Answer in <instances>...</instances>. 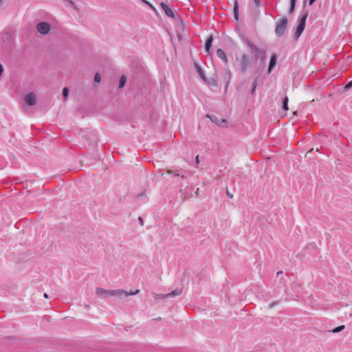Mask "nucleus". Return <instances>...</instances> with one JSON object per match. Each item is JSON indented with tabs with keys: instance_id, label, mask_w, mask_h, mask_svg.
I'll return each mask as SVG.
<instances>
[{
	"instance_id": "1",
	"label": "nucleus",
	"mask_w": 352,
	"mask_h": 352,
	"mask_svg": "<svg viewBox=\"0 0 352 352\" xmlns=\"http://www.w3.org/2000/svg\"><path fill=\"white\" fill-rule=\"evenodd\" d=\"M307 16H308L307 11H305L303 14H300L298 16V18L297 19L298 25L295 28V31H294V36H293L294 38L297 39L302 34V33L304 31L305 28V23H306V20H307Z\"/></svg>"
},
{
	"instance_id": "2",
	"label": "nucleus",
	"mask_w": 352,
	"mask_h": 352,
	"mask_svg": "<svg viewBox=\"0 0 352 352\" xmlns=\"http://www.w3.org/2000/svg\"><path fill=\"white\" fill-rule=\"evenodd\" d=\"M252 60V57L246 54H242L240 59L236 60L240 67V74H244L246 72L248 67L251 64Z\"/></svg>"
},
{
	"instance_id": "3",
	"label": "nucleus",
	"mask_w": 352,
	"mask_h": 352,
	"mask_svg": "<svg viewBox=\"0 0 352 352\" xmlns=\"http://www.w3.org/2000/svg\"><path fill=\"white\" fill-rule=\"evenodd\" d=\"M166 173L171 175L173 177H178L179 179H182L183 181H186L188 178V175H190V172L183 168L175 170L167 169Z\"/></svg>"
},
{
	"instance_id": "4",
	"label": "nucleus",
	"mask_w": 352,
	"mask_h": 352,
	"mask_svg": "<svg viewBox=\"0 0 352 352\" xmlns=\"http://www.w3.org/2000/svg\"><path fill=\"white\" fill-rule=\"evenodd\" d=\"M287 23L288 20L285 16L276 23L275 33L278 37H281L284 34L287 27Z\"/></svg>"
},
{
	"instance_id": "5",
	"label": "nucleus",
	"mask_w": 352,
	"mask_h": 352,
	"mask_svg": "<svg viewBox=\"0 0 352 352\" xmlns=\"http://www.w3.org/2000/svg\"><path fill=\"white\" fill-rule=\"evenodd\" d=\"M276 276L279 278V282L276 287L278 292H280V291L283 290L285 293H286L287 289L286 286V282L288 278L287 276L283 274L282 271L278 272Z\"/></svg>"
},
{
	"instance_id": "6",
	"label": "nucleus",
	"mask_w": 352,
	"mask_h": 352,
	"mask_svg": "<svg viewBox=\"0 0 352 352\" xmlns=\"http://www.w3.org/2000/svg\"><path fill=\"white\" fill-rule=\"evenodd\" d=\"M253 54H254L255 60L256 61L257 60H259L260 67L263 69L265 66V51L259 47H254Z\"/></svg>"
},
{
	"instance_id": "7",
	"label": "nucleus",
	"mask_w": 352,
	"mask_h": 352,
	"mask_svg": "<svg viewBox=\"0 0 352 352\" xmlns=\"http://www.w3.org/2000/svg\"><path fill=\"white\" fill-rule=\"evenodd\" d=\"M96 293L98 296H100L102 298H105L108 296H118V294L122 293V292L118 291V290H108V289H102L100 287H98L96 289Z\"/></svg>"
},
{
	"instance_id": "8",
	"label": "nucleus",
	"mask_w": 352,
	"mask_h": 352,
	"mask_svg": "<svg viewBox=\"0 0 352 352\" xmlns=\"http://www.w3.org/2000/svg\"><path fill=\"white\" fill-rule=\"evenodd\" d=\"M37 31L41 34H47L51 30V25L47 22H39L36 25Z\"/></svg>"
},
{
	"instance_id": "9",
	"label": "nucleus",
	"mask_w": 352,
	"mask_h": 352,
	"mask_svg": "<svg viewBox=\"0 0 352 352\" xmlns=\"http://www.w3.org/2000/svg\"><path fill=\"white\" fill-rule=\"evenodd\" d=\"M208 118L210 119V120L215 123L218 126H223L226 124V120L223 118H221L216 115H207Z\"/></svg>"
},
{
	"instance_id": "10",
	"label": "nucleus",
	"mask_w": 352,
	"mask_h": 352,
	"mask_svg": "<svg viewBox=\"0 0 352 352\" xmlns=\"http://www.w3.org/2000/svg\"><path fill=\"white\" fill-rule=\"evenodd\" d=\"M181 293H182L181 290L175 289V290L172 291L171 292L166 294H155V297L159 299H164V298H171V297H175L176 296H179L181 294Z\"/></svg>"
},
{
	"instance_id": "11",
	"label": "nucleus",
	"mask_w": 352,
	"mask_h": 352,
	"mask_svg": "<svg viewBox=\"0 0 352 352\" xmlns=\"http://www.w3.org/2000/svg\"><path fill=\"white\" fill-rule=\"evenodd\" d=\"M160 7L164 11L166 16L173 19L176 18V15L166 3L164 2L160 3Z\"/></svg>"
},
{
	"instance_id": "12",
	"label": "nucleus",
	"mask_w": 352,
	"mask_h": 352,
	"mask_svg": "<svg viewBox=\"0 0 352 352\" xmlns=\"http://www.w3.org/2000/svg\"><path fill=\"white\" fill-rule=\"evenodd\" d=\"M25 101L28 106L34 105L36 102L35 94L32 92L28 94L25 97Z\"/></svg>"
},
{
	"instance_id": "13",
	"label": "nucleus",
	"mask_w": 352,
	"mask_h": 352,
	"mask_svg": "<svg viewBox=\"0 0 352 352\" xmlns=\"http://www.w3.org/2000/svg\"><path fill=\"white\" fill-rule=\"evenodd\" d=\"M277 63V56L274 54L272 55L270 58V61L268 66V73H271V72L273 70L274 67L276 66Z\"/></svg>"
},
{
	"instance_id": "14",
	"label": "nucleus",
	"mask_w": 352,
	"mask_h": 352,
	"mask_svg": "<svg viewBox=\"0 0 352 352\" xmlns=\"http://www.w3.org/2000/svg\"><path fill=\"white\" fill-rule=\"evenodd\" d=\"M118 291L122 292V293L118 294V297L122 298V296H133L140 292L139 289H137L135 292H128L126 291H124L123 289H118Z\"/></svg>"
},
{
	"instance_id": "15",
	"label": "nucleus",
	"mask_w": 352,
	"mask_h": 352,
	"mask_svg": "<svg viewBox=\"0 0 352 352\" xmlns=\"http://www.w3.org/2000/svg\"><path fill=\"white\" fill-rule=\"evenodd\" d=\"M217 56L221 59L224 63H228L227 56L225 52L222 49H218L217 50Z\"/></svg>"
},
{
	"instance_id": "16",
	"label": "nucleus",
	"mask_w": 352,
	"mask_h": 352,
	"mask_svg": "<svg viewBox=\"0 0 352 352\" xmlns=\"http://www.w3.org/2000/svg\"><path fill=\"white\" fill-rule=\"evenodd\" d=\"M212 41H213V36H212V35H210L208 37V38L206 41V43H205V50L208 53H210V50L212 47Z\"/></svg>"
},
{
	"instance_id": "17",
	"label": "nucleus",
	"mask_w": 352,
	"mask_h": 352,
	"mask_svg": "<svg viewBox=\"0 0 352 352\" xmlns=\"http://www.w3.org/2000/svg\"><path fill=\"white\" fill-rule=\"evenodd\" d=\"M208 85L216 87L217 86V81L215 78L212 77L206 78L205 76V80H204Z\"/></svg>"
},
{
	"instance_id": "18",
	"label": "nucleus",
	"mask_w": 352,
	"mask_h": 352,
	"mask_svg": "<svg viewBox=\"0 0 352 352\" xmlns=\"http://www.w3.org/2000/svg\"><path fill=\"white\" fill-rule=\"evenodd\" d=\"M234 17L236 21L239 20V3L237 0H235L234 4Z\"/></svg>"
},
{
	"instance_id": "19",
	"label": "nucleus",
	"mask_w": 352,
	"mask_h": 352,
	"mask_svg": "<svg viewBox=\"0 0 352 352\" xmlns=\"http://www.w3.org/2000/svg\"><path fill=\"white\" fill-rule=\"evenodd\" d=\"M243 43L250 48V51L252 53L254 52V47L255 48H257L258 47L256 45H255L254 43H251L249 39L248 38H244L243 39Z\"/></svg>"
},
{
	"instance_id": "20",
	"label": "nucleus",
	"mask_w": 352,
	"mask_h": 352,
	"mask_svg": "<svg viewBox=\"0 0 352 352\" xmlns=\"http://www.w3.org/2000/svg\"><path fill=\"white\" fill-rule=\"evenodd\" d=\"M288 102H289V98H288L287 96H285L283 99V101H282V108L285 111H287L289 109V108H288Z\"/></svg>"
},
{
	"instance_id": "21",
	"label": "nucleus",
	"mask_w": 352,
	"mask_h": 352,
	"mask_svg": "<svg viewBox=\"0 0 352 352\" xmlns=\"http://www.w3.org/2000/svg\"><path fill=\"white\" fill-rule=\"evenodd\" d=\"M296 0H290V7L289 8V13L293 14V12L295 10L296 8Z\"/></svg>"
},
{
	"instance_id": "22",
	"label": "nucleus",
	"mask_w": 352,
	"mask_h": 352,
	"mask_svg": "<svg viewBox=\"0 0 352 352\" xmlns=\"http://www.w3.org/2000/svg\"><path fill=\"white\" fill-rule=\"evenodd\" d=\"M195 67H196V69H197V71L198 74H199V76H201V78L203 80H205V76H205V74H204V71H203V70H202V69L201 68V67H200L198 64H197V63H195Z\"/></svg>"
},
{
	"instance_id": "23",
	"label": "nucleus",
	"mask_w": 352,
	"mask_h": 352,
	"mask_svg": "<svg viewBox=\"0 0 352 352\" xmlns=\"http://www.w3.org/2000/svg\"><path fill=\"white\" fill-rule=\"evenodd\" d=\"M345 329V326L344 324L338 326L331 330H329V332H332L333 333H339Z\"/></svg>"
},
{
	"instance_id": "24",
	"label": "nucleus",
	"mask_w": 352,
	"mask_h": 352,
	"mask_svg": "<svg viewBox=\"0 0 352 352\" xmlns=\"http://www.w3.org/2000/svg\"><path fill=\"white\" fill-rule=\"evenodd\" d=\"M126 82V77L124 75H122L119 80V88H122Z\"/></svg>"
},
{
	"instance_id": "25",
	"label": "nucleus",
	"mask_w": 352,
	"mask_h": 352,
	"mask_svg": "<svg viewBox=\"0 0 352 352\" xmlns=\"http://www.w3.org/2000/svg\"><path fill=\"white\" fill-rule=\"evenodd\" d=\"M257 86V78H256L252 84L251 94L253 95Z\"/></svg>"
},
{
	"instance_id": "26",
	"label": "nucleus",
	"mask_w": 352,
	"mask_h": 352,
	"mask_svg": "<svg viewBox=\"0 0 352 352\" xmlns=\"http://www.w3.org/2000/svg\"><path fill=\"white\" fill-rule=\"evenodd\" d=\"M69 94V89L67 87H64L63 89V96L65 99H66Z\"/></svg>"
},
{
	"instance_id": "27",
	"label": "nucleus",
	"mask_w": 352,
	"mask_h": 352,
	"mask_svg": "<svg viewBox=\"0 0 352 352\" xmlns=\"http://www.w3.org/2000/svg\"><path fill=\"white\" fill-rule=\"evenodd\" d=\"M94 81L96 83H99L101 81V77L99 73H96L94 76Z\"/></svg>"
},
{
	"instance_id": "28",
	"label": "nucleus",
	"mask_w": 352,
	"mask_h": 352,
	"mask_svg": "<svg viewBox=\"0 0 352 352\" xmlns=\"http://www.w3.org/2000/svg\"><path fill=\"white\" fill-rule=\"evenodd\" d=\"M187 188H188V186H186L184 189L181 188L179 190V193L181 194V196H184V199L186 198V190Z\"/></svg>"
},
{
	"instance_id": "29",
	"label": "nucleus",
	"mask_w": 352,
	"mask_h": 352,
	"mask_svg": "<svg viewBox=\"0 0 352 352\" xmlns=\"http://www.w3.org/2000/svg\"><path fill=\"white\" fill-rule=\"evenodd\" d=\"M352 87V80L349 81L344 87L345 89H349Z\"/></svg>"
},
{
	"instance_id": "30",
	"label": "nucleus",
	"mask_w": 352,
	"mask_h": 352,
	"mask_svg": "<svg viewBox=\"0 0 352 352\" xmlns=\"http://www.w3.org/2000/svg\"><path fill=\"white\" fill-rule=\"evenodd\" d=\"M278 301L272 302L269 305V308L272 309L274 306H276L278 304Z\"/></svg>"
},
{
	"instance_id": "31",
	"label": "nucleus",
	"mask_w": 352,
	"mask_h": 352,
	"mask_svg": "<svg viewBox=\"0 0 352 352\" xmlns=\"http://www.w3.org/2000/svg\"><path fill=\"white\" fill-rule=\"evenodd\" d=\"M151 10H152L153 12H157V10L156 8L150 3L148 6H147Z\"/></svg>"
},
{
	"instance_id": "32",
	"label": "nucleus",
	"mask_w": 352,
	"mask_h": 352,
	"mask_svg": "<svg viewBox=\"0 0 352 352\" xmlns=\"http://www.w3.org/2000/svg\"><path fill=\"white\" fill-rule=\"evenodd\" d=\"M255 6L256 7H259L261 6V1L260 0H254Z\"/></svg>"
},
{
	"instance_id": "33",
	"label": "nucleus",
	"mask_w": 352,
	"mask_h": 352,
	"mask_svg": "<svg viewBox=\"0 0 352 352\" xmlns=\"http://www.w3.org/2000/svg\"><path fill=\"white\" fill-rule=\"evenodd\" d=\"M138 221H139L140 223L142 226H143V224H144V220H143V219H142L141 217H138Z\"/></svg>"
},
{
	"instance_id": "34",
	"label": "nucleus",
	"mask_w": 352,
	"mask_h": 352,
	"mask_svg": "<svg viewBox=\"0 0 352 352\" xmlns=\"http://www.w3.org/2000/svg\"><path fill=\"white\" fill-rule=\"evenodd\" d=\"M144 5L148 6L150 2H148L147 0H140Z\"/></svg>"
},
{
	"instance_id": "35",
	"label": "nucleus",
	"mask_w": 352,
	"mask_h": 352,
	"mask_svg": "<svg viewBox=\"0 0 352 352\" xmlns=\"http://www.w3.org/2000/svg\"><path fill=\"white\" fill-rule=\"evenodd\" d=\"M3 72V67L2 65L0 64V77L1 76Z\"/></svg>"
},
{
	"instance_id": "36",
	"label": "nucleus",
	"mask_w": 352,
	"mask_h": 352,
	"mask_svg": "<svg viewBox=\"0 0 352 352\" xmlns=\"http://www.w3.org/2000/svg\"><path fill=\"white\" fill-rule=\"evenodd\" d=\"M63 1H67L69 2L72 6H74V3L73 1V0H63Z\"/></svg>"
},
{
	"instance_id": "37",
	"label": "nucleus",
	"mask_w": 352,
	"mask_h": 352,
	"mask_svg": "<svg viewBox=\"0 0 352 352\" xmlns=\"http://www.w3.org/2000/svg\"><path fill=\"white\" fill-rule=\"evenodd\" d=\"M227 195L230 198L233 197V195L231 194L228 190H227Z\"/></svg>"
},
{
	"instance_id": "38",
	"label": "nucleus",
	"mask_w": 352,
	"mask_h": 352,
	"mask_svg": "<svg viewBox=\"0 0 352 352\" xmlns=\"http://www.w3.org/2000/svg\"><path fill=\"white\" fill-rule=\"evenodd\" d=\"M316 0H309V3L310 6H311L312 4H314V3L316 1Z\"/></svg>"
},
{
	"instance_id": "39",
	"label": "nucleus",
	"mask_w": 352,
	"mask_h": 352,
	"mask_svg": "<svg viewBox=\"0 0 352 352\" xmlns=\"http://www.w3.org/2000/svg\"><path fill=\"white\" fill-rule=\"evenodd\" d=\"M199 163V155H197L196 156V164H198Z\"/></svg>"
},
{
	"instance_id": "40",
	"label": "nucleus",
	"mask_w": 352,
	"mask_h": 352,
	"mask_svg": "<svg viewBox=\"0 0 352 352\" xmlns=\"http://www.w3.org/2000/svg\"><path fill=\"white\" fill-rule=\"evenodd\" d=\"M44 297H45V298H48V295H47V294L45 293V294H44Z\"/></svg>"
},
{
	"instance_id": "41",
	"label": "nucleus",
	"mask_w": 352,
	"mask_h": 352,
	"mask_svg": "<svg viewBox=\"0 0 352 352\" xmlns=\"http://www.w3.org/2000/svg\"><path fill=\"white\" fill-rule=\"evenodd\" d=\"M3 0H0V6L3 4Z\"/></svg>"
},
{
	"instance_id": "42",
	"label": "nucleus",
	"mask_w": 352,
	"mask_h": 352,
	"mask_svg": "<svg viewBox=\"0 0 352 352\" xmlns=\"http://www.w3.org/2000/svg\"><path fill=\"white\" fill-rule=\"evenodd\" d=\"M91 135H93L94 137H95V133L94 132H91Z\"/></svg>"
},
{
	"instance_id": "43",
	"label": "nucleus",
	"mask_w": 352,
	"mask_h": 352,
	"mask_svg": "<svg viewBox=\"0 0 352 352\" xmlns=\"http://www.w3.org/2000/svg\"><path fill=\"white\" fill-rule=\"evenodd\" d=\"M262 69V68L259 66L258 69ZM262 70H263V69H261V71H262Z\"/></svg>"
}]
</instances>
